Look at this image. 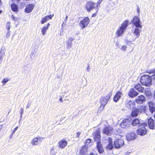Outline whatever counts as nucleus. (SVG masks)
Here are the masks:
<instances>
[{"instance_id":"8","label":"nucleus","mask_w":155,"mask_h":155,"mask_svg":"<svg viewBox=\"0 0 155 155\" xmlns=\"http://www.w3.org/2000/svg\"><path fill=\"white\" fill-rule=\"evenodd\" d=\"M131 22L133 23L134 27H139V28H142V26L140 20V18L138 16H135L131 20Z\"/></svg>"},{"instance_id":"27","label":"nucleus","mask_w":155,"mask_h":155,"mask_svg":"<svg viewBox=\"0 0 155 155\" xmlns=\"http://www.w3.org/2000/svg\"><path fill=\"white\" fill-rule=\"evenodd\" d=\"M108 141V144L107 145L106 148L109 150H111L112 149L113 147L112 144V140L111 138H109Z\"/></svg>"},{"instance_id":"12","label":"nucleus","mask_w":155,"mask_h":155,"mask_svg":"<svg viewBox=\"0 0 155 155\" xmlns=\"http://www.w3.org/2000/svg\"><path fill=\"white\" fill-rule=\"evenodd\" d=\"M141 28H139V27L133 26L132 31L134 35H135L136 38L139 37L140 33L141 31Z\"/></svg>"},{"instance_id":"48","label":"nucleus","mask_w":155,"mask_h":155,"mask_svg":"<svg viewBox=\"0 0 155 155\" xmlns=\"http://www.w3.org/2000/svg\"><path fill=\"white\" fill-rule=\"evenodd\" d=\"M103 0H98L97 2L98 5H99L100 6V4L102 2Z\"/></svg>"},{"instance_id":"30","label":"nucleus","mask_w":155,"mask_h":155,"mask_svg":"<svg viewBox=\"0 0 155 155\" xmlns=\"http://www.w3.org/2000/svg\"><path fill=\"white\" fill-rule=\"evenodd\" d=\"M139 114L137 109L135 108L132 110L131 115L133 117H137Z\"/></svg>"},{"instance_id":"32","label":"nucleus","mask_w":155,"mask_h":155,"mask_svg":"<svg viewBox=\"0 0 155 155\" xmlns=\"http://www.w3.org/2000/svg\"><path fill=\"white\" fill-rule=\"evenodd\" d=\"M11 8L12 10L14 12H16L18 9L17 5L15 4H12L11 5Z\"/></svg>"},{"instance_id":"51","label":"nucleus","mask_w":155,"mask_h":155,"mask_svg":"<svg viewBox=\"0 0 155 155\" xmlns=\"http://www.w3.org/2000/svg\"><path fill=\"white\" fill-rule=\"evenodd\" d=\"M69 40L71 42V41H73L74 40V38H72V37H70L69 38Z\"/></svg>"},{"instance_id":"2","label":"nucleus","mask_w":155,"mask_h":155,"mask_svg":"<svg viewBox=\"0 0 155 155\" xmlns=\"http://www.w3.org/2000/svg\"><path fill=\"white\" fill-rule=\"evenodd\" d=\"M129 24V21L126 20L121 24V26L117 29L116 34L118 37L122 35L126 31Z\"/></svg>"},{"instance_id":"35","label":"nucleus","mask_w":155,"mask_h":155,"mask_svg":"<svg viewBox=\"0 0 155 155\" xmlns=\"http://www.w3.org/2000/svg\"><path fill=\"white\" fill-rule=\"evenodd\" d=\"M66 47L68 49H70L72 47V43L71 41H68L66 42Z\"/></svg>"},{"instance_id":"47","label":"nucleus","mask_w":155,"mask_h":155,"mask_svg":"<svg viewBox=\"0 0 155 155\" xmlns=\"http://www.w3.org/2000/svg\"><path fill=\"white\" fill-rule=\"evenodd\" d=\"M150 78L151 79V80H155V74H154L152 75L151 77H150Z\"/></svg>"},{"instance_id":"14","label":"nucleus","mask_w":155,"mask_h":155,"mask_svg":"<svg viewBox=\"0 0 155 155\" xmlns=\"http://www.w3.org/2000/svg\"><path fill=\"white\" fill-rule=\"evenodd\" d=\"M125 103L126 106L129 109H133L135 107V103L133 101L127 100Z\"/></svg>"},{"instance_id":"22","label":"nucleus","mask_w":155,"mask_h":155,"mask_svg":"<svg viewBox=\"0 0 155 155\" xmlns=\"http://www.w3.org/2000/svg\"><path fill=\"white\" fill-rule=\"evenodd\" d=\"M53 15H50L45 16L41 19V24H44L49 19H52Z\"/></svg>"},{"instance_id":"25","label":"nucleus","mask_w":155,"mask_h":155,"mask_svg":"<svg viewBox=\"0 0 155 155\" xmlns=\"http://www.w3.org/2000/svg\"><path fill=\"white\" fill-rule=\"evenodd\" d=\"M50 25V24L49 23H48L47 25H44L43 27L41 28V31L43 35H45L46 34V31L48 29Z\"/></svg>"},{"instance_id":"5","label":"nucleus","mask_w":155,"mask_h":155,"mask_svg":"<svg viewBox=\"0 0 155 155\" xmlns=\"http://www.w3.org/2000/svg\"><path fill=\"white\" fill-rule=\"evenodd\" d=\"M90 20L88 17H86L81 20L79 23V25L81 29H83L89 24Z\"/></svg>"},{"instance_id":"50","label":"nucleus","mask_w":155,"mask_h":155,"mask_svg":"<svg viewBox=\"0 0 155 155\" xmlns=\"http://www.w3.org/2000/svg\"><path fill=\"white\" fill-rule=\"evenodd\" d=\"M24 109L23 108H21L20 109V114H23V113Z\"/></svg>"},{"instance_id":"21","label":"nucleus","mask_w":155,"mask_h":155,"mask_svg":"<svg viewBox=\"0 0 155 155\" xmlns=\"http://www.w3.org/2000/svg\"><path fill=\"white\" fill-rule=\"evenodd\" d=\"M138 94V93L134 89H130L128 93L129 96L131 97H134L137 96Z\"/></svg>"},{"instance_id":"58","label":"nucleus","mask_w":155,"mask_h":155,"mask_svg":"<svg viewBox=\"0 0 155 155\" xmlns=\"http://www.w3.org/2000/svg\"><path fill=\"white\" fill-rule=\"evenodd\" d=\"M153 97L154 99H155V91H154V93H153Z\"/></svg>"},{"instance_id":"43","label":"nucleus","mask_w":155,"mask_h":155,"mask_svg":"<svg viewBox=\"0 0 155 155\" xmlns=\"http://www.w3.org/2000/svg\"><path fill=\"white\" fill-rule=\"evenodd\" d=\"M12 18L15 21L17 22L18 21V19L17 18H15L13 15H12Z\"/></svg>"},{"instance_id":"18","label":"nucleus","mask_w":155,"mask_h":155,"mask_svg":"<svg viewBox=\"0 0 155 155\" xmlns=\"http://www.w3.org/2000/svg\"><path fill=\"white\" fill-rule=\"evenodd\" d=\"M148 106L150 112L153 113L155 111V104L152 101L148 102Z\"/></svg>"},{"instance_id":"33","label":"nucleus","mask_w":155,"mask_h":155,"mask_svg":"<svg viewBox=\"0 0 155 155\" xmlns=\"http://www.w3.org/2000/svg\"><path fill=\"white\" fill-rule=\"evenodd\" d=\"M55 147L53 146L50 148V155H56V152L54 150Z\"/></svg>"},{"instance_id":"1","label":"nucleus","mask_w":155,"mask_h":155,"mask_svg":"<svg viewBox=\"0 0 155 155\" xmlns=\"http://www.w3.org/2000/svg\"><path fill=\"white\" fill-rule=\"evenodd\" d=\"M100 7L99 5H98L97 2L95 3L92 1H88L86 2L85 7L88 12H90L94 9H96V12L98 11Z\"/></svg>"},{"instance_id":"63","label":"nucleus","mask_w":155,"mask_h":155,"mask_svg":"<svg viewBox=\"0 0 155 155\" xmlns=\"http://www.w3.org/2000/svg\"><path fill=\"white\" fill-rule=\"evenodd\" d=\"M1 12H2V11H0V13H1Z\"/></svg>"},{"instance_id":"37","label":"nucleus","mask_w":155,"mask_h":155,"mask_svg":"<svg viewBox=\"0 0 155 155\" xmlns=\"http://www.w3.org/2000/svg\"><path fill=\"white\" fill-rule=\"evenodd\" d=\"M91 140L90 139H87L86 141L85 145L84 146H88V147L90 145V144L91 143Z\"/></svg>"},{"instance_id":"59","label":"nucleus","mask_w":155,"mask_h":155,"mask_svg":"<svg viewBox=\"0 0 155 155\" xmlns=\"http://www.w3.org/2000/svg\"><path fill=\"white\" fill-rule=\"evenodd\" d=\"M89 69V66H88L87 68V71H89V70H88V69Z\"/></svg>"},{"instance_id":"6","label":"nucleus","mask_w":155,"mask_h":155,"mask_svg":"<svg viewBox=\"0 0 155 155\" xmlns=\"http://www.w3.org/2000/svg\"><path fill=\"white\" fill-rule=\"evenodd\" d=\"M133 126L136 127H140L142 126H147V124L145 123H141L138 119L136 118L133 120L131 122Z\"/></svg>"},{"instance_id":"16","label":"nucleus","mask_w":155,"mask_h":155,"mask_svg":"<svg viewBox=\"0 0 155 155\" xmlns=\"http://www.w3.org/2000/svg\"><path fill=\"white\" fill-rule=\"evenodd\" d=\"M147 123L148 126L150 129H154L155 124L153 120L151 117H150L148 119Z\"/></svg>"},{"instance_id":"38","label":"nucleus","mask_w":155,"mask_h":155,"mask_svg":"<svg viewBox=\"0 0 155 155\" xmlns=\"http://www.w3.org/2000/svg\"><path fill=\"white\" fill-rule=\"evenodd\" d=\"M97 150L98 151V152L100 154L103 153L104 152V150L103 149L102 147L97 149Z\"/></svg>"},{"instance_id":"20","label":"nucleus","mask_w":155,"mask_h":155,"mask_svg":"<svg viewBox=\"0 0 155 155\" xmlns=\"http://www.w3.org/2000/svg\"><path fill=\"white\" fill-rule=\"evenodd\" d=\"M122 95V94L119 91L117 92L114 97V101L116 102H117Z\"/></svg>"},{"instance_id":"45","label":"nucleus","mask_w":155,"mask_h":155,"mask_svg":"<svg viewBox=\"0 0 155 155\" xmlns=\"http://www.w3.org/2000/svg\"><path fill=\"white\" fill-rule=\"evenodd\" d=\"M81 133L80 132H78L77 134L76 135V137L77 138H79V137H80V136L81 135Z\"/></svg>"},{"instance_id":"36","label":"nucleus","mask_w":155,"mask_h":155,"mask_svg":"<svg viewBox=\"0 0 155 155\" xmlns=\"http://www.w3.org/2000/svg\"><path fill=\"white\" fill-rule=\"evenodd\" d=\"M10 79L8 78H4L2 81V83L3 84V85H4L8 81H10Z\"/></svg>"},{"instance_id":"26","label":"nucleus","mask_w":155,"mask_h":155,"mask_svg":"<svg viewBox=\"0 0 155 155\" xmlns=\"http://www.w3.org/2000/svg\"><path fill=\"white\" fill-rule=\"evenodd\" d=\"M94 140L97 141H100L101 136L99 132L96 131L93 134Z\"/></svg>"},{"instance_id":"61","label":"nucleus","mask_w":155,"mask_h":155,"mask_svg":"<svg viewBox=\"0 0 155 155\" xmlns=\"http://www.w3.org/2000/svg\"><path fill=\"white\" fill-rule=\"evenodd\" d=\"M64 24V22H63V23H62V26H63V25Z\"/></svg>"},{"instance_id":"24","label":"nucleus","mask_w":155,"mask_h":155,"mask_svg":"<svg viewBox=\"0 0 155 155\" xmlns=\"http://www.w3.org/2000/svg\"><path fill=\"white\" fill-rule=\"evenodd\" d=\"M68 143L65 140H61L58 143V147L61 149H63L67 145Z\"/></svg>"},{"instance_id":"15","label":"nucleus","mask_w":155,"mask_h":155,"mask_svg":"<svg viewBox=\"0 0 155 155\" xmlns=\"http://www.w3.org/2000/svg\"><path fill=\"white\" fill-rule=\"evenodd\" d=\"M146 101L145 98L143 95H140L138 96L136 99L135 101L137 104H141Z\"/></svg>"},{"instance_id":"4","label":"nucleus","mask_w":155,"mask_h":155,"mask_svg":"<svg viewBox=\"0 0 155 155\" xmlns=\"http://www.w3.org/2000/svg\"><path fill=\"white\" fill-rule=\"evenodd\" d=\"M112 94V92H109L107 96L101 97L100 102L101 104L100 108L103 110L105 106L107 104Z\"/></svg>"},{"instance_id":"39","label":"nucleus","mask_w":155,"mask_h":155,"mask_svg":"<svg viewBox=\"0 0 155 155\" xmlns=\"http://www.w3.org/2000/svg\"><path fill=\"white\" fill-rule=\"evenodd\" d=\"M10 35V30H7V32L5 34V36L6 38H9Z\"/></svg>"},{"instance_id":"29","label":"nucleus","mask_w":155,"mask_h":155,"mask_svg":"<svg viewBox=\"0 0 155 155\" xmlns=\"http://www.w3.org/2000/svg\"><path fill=\"white\" fill-rule=\"evenodd\" d=\"M88 146H84L81 147L80 150V153L82 154H85L87 151Z\"/></svg>"},{"instance_id":"53","label":"nucleus","mask_w":155,"mask_h":155,"mask_svg":"<svg viewBox=\"0 0 155 155\" xmlns=\"http://www.w3.org/2000/svg\"><path fill=\"white\" fill-rule=\"evenodd\" d=\"M68 18V16H66V18H65L64 19V20L65 22H66Z\"/></svg>"},{"instance_id":"3","label":"nucleus","mask_w":155,"mask_h":155,"mask_svg":"<svg viewBox=\"0 0 155 155\" xmlns=\"http://www.w3.org/2000/svg\"><path fill=\"white\" fill-rule=\"evenodd\" d=\"M141 83L142 85L147 87H149L152 84V81L150 77L148 75L142 76L140 80Z\"/></svg>"},{"instance_id":"62","label":"nucleus","mask_w":155,"mask_h":155,"mask_svg":"<svg viewBox=\"0 0 155 155\" xmlns=\"http://www.w3.org/2000/svg\"><path fill=\"white\" fill-rule=\"evenodd\" d=\"M1 0H0V3H1Z\"/></svg>"},{"instance_id":"52","label":"nucleus","mask_w":155,"mask_h":155,"mask_svg":"<svg viewBox=\"0 0 155 155\" xmlns=\"http://www.w3.org/2000/svg\"><path fill=\"white\" fill-rule=\"evenodd\" d=\"M116 46L117 48H118L119 47V43L118 42H117L116 43Z\"/></svg>"},{"instance_id":"31","label":"nucleus","mask_w":155,"mask_h":155,"mask_svg":"<svg viewBox=\"0 0 155 155\" xmlns=\"http://www.w3.org/2000/svg\"><path fill=\"white\" fill-rule=\"evenodd\" d=\"M137 109L139 113H144L146 110V107L145 106H141Z\"/></svg>"},{"instance_id":"60","label":"nucleus","mask_w":155,"mask_h":155,"mask_svg":"<svg viewBox=\"0 0 155 155\" xmlns=\"http://www.w3.org/2000/svg\"><path fill=\"white\" fill-rule=\"evenodd\" d=\"M95 14H94L92 16V17H94V16L95 15Z\"/></svg>"},{"instance_id":"41","label":"nucleus","mask_w":155,"mask_h":155,"mask_svg":"<svg viewBox=\"0 0 155 155\" xmlns=\"http://www.w3.org/2000/svg\"><path fill=\"white\" fill-rule=\"evenodd\" d=\"M10 23L9 22H8L7 23L6 25V28L7 29V30H10Z\"/></svg>"},{"instance_id":"7","label":"nucleus","mask_w":155,"mask_h":155,"mask_svg":"<svg viewBox=\"0 0 155 155\" xmlns=\"http://www.w3.org/2000/svg\"><path fill=\"white\" fill-rule=\"evenodd\" d=\"M130 120V118L123 119L120 124L121 127L123 128H128L131 124Z\"/></svg>"},{"instance_id":"28","label":"nucleus","mask_w":155,"mask_h":155,"mask_svg":"<svg viewBox=\"0 0 155 155\" xmlns=\"http://www.w3.org/2000/svg\"><path fill=\"white\" fill-rule=\"evenodd\" d=\"M5 49L4 48H2L0 51V64L2 62L3 56L5 54Z\"/></svg>"},{"instance_id":"34","label":"nucleus","mask_w":155,"mask_h":155,"mask_svg":"<svg viewBox=\"0 0 155 155\" xmlns=\"http://www.w3.org/2000/svg\"><path fill=\"white\" fill-rule=\"evenodd\" d=\"M144 93L147 97L149 98L151 97V93L150 91H148V89L145 90L144 91Z\"/></svg>"},{"instance_id":"11","label":"nucleus","mask_w":155,"mask_h":155,"mask_svg":"<svg viewBox=\"0 0 155 155\" xmlns=\"http://www.w3.org/2000/svg\"><path fill=\"white\" fill-rule=\"evenodd\" d=\"M113 128L110 125L105 126L103 129V133L107 135H111L113 132Z\"/></svg>"},{"instance_id":"17","label":"nucleus","mask_w":155,"mask_h":155,"mask_svg":"<svg viewBox=\"0 0 155 155\" xmlns=\"http://www.w3.org/2000/svg\"><path fill=\"white\" fill-rule=\"evenodd\" d=\"M126 138L128 141L133 140L136 138L135 134L134 132H131L127 135Z\"/></svg>"},{"instance_id":"46","label":"nucleus","mask_w":155,"mask_h":155,"mask_svg":"<svg viewBox=\"0 0 155 155\" xmlns=\"http://www.w3.org/2000/svg\"><path fill=\"white\" fill-rule=\"evenodd\" d=\"M31 102H28V104L26 106V108H29L30 107L31 105Z\"/></svg>"},{"instance_id":"19","label":"nucleus","mask_w":155,"mask_h":155,"mask_svg":"<svg viewBox=\"0 0 155 155\" xmlns=\"http://www.w3.org/2000/svg\"><path fill=\"white\" fill-rule=\"evenodd\" d=\"M34 5L33 4H30L26 6L25 9V12L26 13H28L31 12L33 9Z\"/></svg>"},{"instance_id":"42","label":"nucleus","mask_w":155,"mask_h":155,"mask_svg":"<svg viewBox=\"0 0 155 155\" xmlns=\"http://www.w3.org/2000/svg\"><path fill=\"white\" fill-rule=\"evenodd\" d=\"M127 48V47L125 45L123 46L121 48V50L123 51H125L126 50Z\"/></svg>"},{"instance_id":"56","label":"nucleus","mask_w":155,"mask_h":155,"mask_svg":"<svg viewBox=\"0 0 155 155\" xmlns=\"http://www.w3.org/2000/svg\"><path fill=\"white\" fill-rule=\"evenodd\" d=\"M59 101H60V102H63V101L62 100V99L61 98V97L60 98V99H59Z\"/></svg>"},{"instance_id":"49","label":"nucleus","mask_w":155,"mask_h":155,"mask_svg":"<svg viewBox=\"0 0 155 155\" xmlns=\"http://www.w3.org/2000/svg\"><path fill=\"white\" fill-rule=\"evenodd\" d=\"M149 74H152L155 73V69H154L152 71H150L148 72Z\"/></svg>"},{"instance_id":"10","label":"nucleus","mask_w":155,"mask_h":155,"mask_svg":"<svg viewBox=\"0 0 155 155\" xmlns=\"http://www.w3.org/2000/svg\"><path fill=\"white\" fill-rule=\"evenodd\" d=\"M146 126H142L141 127H139L137 131V133L140 136H144L147 133V130L145 127Z\"/></svg>"},{"instance_id":"13","label":"nucleus","mask_w":155,"mask_h":155,"mask_svg":"<svg viewBox=\"0 0 155 155\" xmlns=\"http://www.w3.org/2000/svg\"><path fill=\"white\" fill-rule=\"evenodd\" d=\"M43 138L41 137H35L31 140V143L32 146H36L40 144L42 142Z\"/></svg>"},{"instance_id":"9","label":"nucleus","mask_w":155,"mask_h":155,"mask_svg":"<svg viewBox=\"0 0 155 155\" xmlns=\"http://www.w3.org/2000/svg\"><path fill=\"white\" fill-rule=\"evenodd\" d=\"M124 144V142L122 139H117L115 140L114 143V147L119 149Z\"/></svg>"},{"instance_id":"55","label":"nucleus","mask_w":155,"mask_h":155,"mask_svg":"<svg viewBox=\"0 0 155 155\" xmlns=\"http://www.w3.org/2000/svg\"><path fill=\"white\" fill-rule=\"evenodd\" d=\"M137 12L139 13L140 12V8H139V7L138 8L137 10Z\"/></svg>"},{"instance_id":"54","label":"nucleus","mask_w":155,"mask_h":155,"mask_svg":"<svg viewBox=\"0 0 155 155\" xmlns=\"http://www.w3.org/2000/svg\"><path fill=\"white\" fill-rule=\"evenodd\" d=\"M98 155V154L97 153L94 154L92 153H91L89 155Z\"/></svg>"},{"instance_id":"23","label":"nucleus","mask_w":155,"mask_h":155,"mask_svg":"<svg viewBox=\"0 0 155 155\" xmlns=\"http://www.w3.org/2000/svg\"><path fill=\"white\" fill-rule=\"evenodd\" d=\"M134 88L140 92H143L144 88L142 87L140 84H138L135 85Z\"/></svg>"},{"instance_id":"44","label":"nucleus","mask_w":155,"mask_h":155,"mask_svg":"<svg viewBox=\"0 0 155 155\" xmlns=\"http://www.w3.org/2000/svg\"><path fill=\"white\" fill-rule=\"evenodd\" d=\"M18 127L17 126L13 130L12 133V135H13L16 131L18 129Z\"/></svg>"},{"instance_id":"57","label":"nucleus","mask_w":155,"mask_h":155,"mask_svg":"<svg viewBox=\"0 0 155 155\" xmlns=\"http://www.w3.org/2000/svg\"><path fill=\"white\" fill-rule=\"evenodd\" d=\"M21 114V116H20V120L19 121V123L20 122V121L21 120V118H22V114Z\"/></svg>"},{"instance_id":"40","label":"nucleus","mask_w":155,"mask_h":155,"mask_svg":"<svg viewBox=\"0 0 155 155\" xmlns=\"http://www.w3.org/2000/svg\"><path fill=\"white\" fill-rule=\"evenodd\" d=\"M97 149L100 148H101V147H102V145L101 142L100 141L97 142Z\"/></svg>"}]
</instances>
